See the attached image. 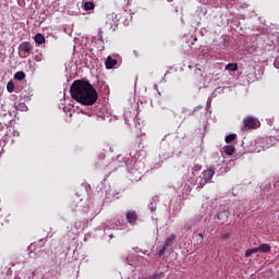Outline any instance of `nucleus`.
I'll return each instance as SVG.
<instances>
[{
	"label": "nucleus",
	"instance_id": "obj_5",
	"mask_svg": "<svg viewBox=\"0 0 279 279\" xmlns=\"http://www.w3.org/2000/svg\"><path fill=\"white\" fill-rule=\"evenodd\" d=\"M126 220H128V223H131V226H134V223L138 221V214H136V211H128Z\"/></svg>",
	"mask_w": 279,
	"mask_h": 279
},
{
	"label": "nucleus",
	"instance_id": "obj_22",
	"mask_svg": "<svg viewBox=\"0 0 279 279\" xmlns=\"http://www.w3.org/2000/svg\"><path fill=\"white\" fill-rule=\"evenodd\" d=\"M197 236H198L197 238V243H199V244L204 243V234L198 233Z\"/></svg>",
	"mask_w": 279,
	"mask_h": 279
},
{
	"label": "nucleus",
	"instance_id": "obj_4",
	"mask_svg": "<svg viewBox=\"0 0 279 279\" xmlns=\"http://www.w3.org/2000/svg\"><path fill=\"white\" fill-rule=\"evenodd\" d=\"M202 175H203V179L198 183L201 187L206 186V184H208V182H210V180H213V177L215 175V170L207 169L202 173ZM199 178H202V177H199Z\"/></svg>",
	"mask_w": 279,
	"mask_h": 279
},
{
	"label": "nucleus",
	"instance_id": "obj_18",
	"mask_svg": "<svg viewBox=\"0 0 279 279\" xmlns=\"http://www.w3.org/2000/svg\"><path fill=\"white\" fill-rule=\"evenodd\" d=\"M192 171L194 172L202 171V166H199V163H195L192 168Z\"/></svg>",
	"mask_w": 279,
	"mask_h": 279
},
{
	"label": "nucleus",
	"instance_id": "obj_14",
	"mask_svg": "<svg viewBox=\"0 0 279 279\" xmlns=\"http://www.w3.org/2000/svg\"><path fill=\"white\" fill-rule=\"evenodd\" d=\"M256 252H258V248H256V247L248 248V250H246V252H245V257H246V258H250V256H252V254H256Z\"/></svg>",
	"mask_w": 279,
	"mask_h": 279
},
{
	"label": "nucleus",
	"instance_id": "obj_3",
	"mask_svg": "<svg viewBox=\"0 0 279 279\" xmlns=\"http://www.w3.org/2000/svg\"><path fill=\"white\" fill-rule=\"evenodd\" d=\"M33 50L34 47L32 46V43L24 41L19 46V56L20 58H27Z\"/></svg>",
	"mask_w": 279,
	"mask_h": 279
},
{
	"label": "nucleus",
	"instance_id": "obj_7",
	"mask_svg": "<svg viewBox=\"0 0 279 279\" xmlns=\"http://www.w3.org/2000/svg\"><path fill=\"white\" fill-rule=\"evenodd\" d=\"M257 252H262L263 254H267L271 252V246L269 244H262L258 247H255Z\"/></svg>",
	"mask_w": 279,
	"mask_h": 279
},
{
	"label": "nucleus",
	"instance_id": "obj_16",
	"mask_svg": "<svg viewBox=\"0 0 279 279\" xmlns=\"http://www.w3.org/2000/svg\"><path fill=\"white\" fill-rule=\"evenodd\" d=\"M84 10H95V3L94 2H85L84 3Z\"/></svg>",
	"mask_w": 279,
	"mask_h": 279
},
{
	"label": "nucleus",
	"instance_id": "obj_20",
	"mask_svg": "<svg viewBox=\"0 0 279 279\" xmlns=\"http://www.w3.org/2000/svg\"><path fill=\"white\" fill-rule=\"evenodd\" d=\"M165 252H167V246H160V248L158 251V256H162V254H165Z\"/></svg>",
	"mask_w": 279,
	"mask_h": 279
},
{
	"label": "nucleus",
	"instance_id": "obj_6",
	"mask_svg": "<svg viewBox=\"0 0 279 279\" xmlns=\"http://www.w3.org/2000/svg\"><path fill=\"white\" fill-rule=\"evenodd\" d=\"M117 59H112V57H108L105 62L106 69H113V66H117Z\"/></svg>",
	"mask_w": 279,
	"mask_h": 279
},
{
	"label": "nucleus",
	"instance_id": "obj_12",
	"mask_svg": "<svg viewBox=\"0 0 279 279\" xmlns=\"http://www.w3.org/2000/svg\"><path fill=\"white\" fill-rule=\"evenodd\" d=\"M175 239V234H172L170 236L167 238L165 245L166 247H171V245H173V240Z\"/></svg>",
	"mask_w": 279,
	"mask_h": 279
},
{
	"label": "nucleus",
	"instance_id": "obj_11",
	"mask_svg": "<svg viewBox=\"0 0 279 279\" xmlns=\"http://www.w3.org/2000/svg\"><path fill=\"white\" fill-rule=\"evenodd\" d=\"M235 150H236V148H234V146H226L225 147V154H227V156H232Z\"/></svg>",
	"mask_w": 279,
	"mask_h": 279
},
{
	"label": "nucleus",
	"instance_id": "obj_13",
	"mask_svg": "<svg viewBox=\"0 0 279 279\" xmlns=\"http://www.w3.org/2000/svg\"><path fill=\"white\" fill-rule=\"evenodd\" d=\"M15 110H19L20 112H25V111H27V105H25V102H20L15 107Z\"/></svg>",
	"mask_w": 279,
	"mask_h": 279
},
{
	"label": "nucleus",
	"instance_id": "obj_19",
	"mask_svg": "<svg viewBox=\"0 0 279 279\" xmlns=\"http://www.w3.org/2000/svg\"><path fill=\"white\" fill-rule=\"evenodd\" d=\"M98 40L100 43H104V31H101V29L98 31Z\"/></svg>",
	"mask_w": 279,
	"mask_h": 279
},
{
	"label": "nucleus",
	"instance_id": "obj_10",
	"mask_svg": "<svg viewBox=\"0 0 279 279\" xmlns=\"http://www.w3.org/2000/svg\"><path fill=\"white\" fill-rule=\"evenodd\" d=\"M14 80H17L19 82H22V80H25V72L19 71L14 74Z\"/></svg>",
	"mask_w": 279,
	"mask_h": 279
},
{
	"label": "nucleus",
	"instance_id": "obj_21",
	"mask_svg": "<svg viewBox=\"0 0 279 279\" xmlns=\"http://www.w3.org/2000/svg\"><path fill=\"white\" fill-rule=\"evenodd\" d=\"M36 62H43V53L39 52L38 54L35 56Z\"/></svg>",
	"mask_w": 279,
	"mask_h": 279
},
{
	"label": "nucleus",
	"instance_id": "obj_24",
	"mask_svg": "<svg viewBox=\"0 0 279 279\" xmlns=\"http://www.w3.org/2000/svg\"><path fill=\"white\" fill-rule=\"evenodd\" d=\"M146 279H156V275H150Z\"/></svg>",
	"mask_w": 279,
	"mask_h": 279
},
{
	"label": "nucleus",
	"instance_id": "obj_1",
	"mask_svg": "<svg viewBox=\"0 0 279 279\" xmlns=\"http://www.w3.org/2000/svg\"><path fill=\"white\" fill-rule=\"evenodd\" d=\"M70 94L72 99L81 106H95L97 99H99L97 89L90 82L84 80L74 81L70 87Z\"/></svg>",
	"mask_w": 279,
	"mask_h": 279
},
{
	"label": "nucleus",
	"instance_id": "obj_9",
	"mask_svg": "<svg viewBox=\"0 0 279 279\" xmlns=\"http://www.w3.org/2000/svg\"><path fill=\"white\" fill-rule=\"evenodd\" d=\"M225 69L226 71H239V64L228 63Z\"/></svg>",
	"mask_w": 279,
	"mask_h": 279
},
{
	"label": "nucleus",
	"instance_id": "obj_23",
	"mask_svg": "<svg viewBox=\"0 0 279 279\" xmlns=\"http://www.w3.org/2000/svg\"><path fill=\"white\" fill-rule=\"evenodd\" d=\"M155 278H156V279H162V278H165V272H156V274H155Z\"/></svg>",
	"mask_w": 279,
	"mask_h": 279
},
{
	"label": "nucleus",
	"instance_id": "obj_2",
	"mask_svg": "<svg viewBox=\"0 0 279 279\" xmlns=\"http://www.w3.org/2000/svg\"><path fill=\"white\" fill-rule=\"evenodd\" d=\"M256 128H260V121L252 117L243 120L242 132H247L248 130H256Z\"/></svg>",
	"mask_w": 279,
	"mask_h": 279
},
{
	"label": "nucleus",
	"instance_id": "obj_17",
	"mask_svg": "<svg viewBox=\"0 0 279 279\" xmlns=\"http://www.w3.org/2000/svg\"><path fill=\"white\" fill-rule=\"evenodd\" d=\"M7 90H8V93H12L14 90V82H12V81L8 82Z\"/></svg>",
	"mask_w": 279,
	"mask_h": 279
},
{
	"label": "nucleus",
	"instance_id": "obj_8",
	"mask_svg": "<svg viewBox=\"0 0 279 279\" xmlns=\"http://www.w3.org/2000/svg\"><path fill=\"white\" fill-rule=\"evenodd\" d=\"M34 40L37 45H43V43H45V36H43V34L38 33L35 35Z\"/></svg>",
	"mask_w": 279,
	"mask_h": 279
},
{
	"label": "nucleus",
	"instance_id": "obj_15",
	"mask_svg": "<svg viewBox=\"0 0 279 279\" xmlns=\"http://www.w3.org/2000/svg\"><path fill=\"white\" fill-rule=\"evenodd\" d=\"M226 143H232L233 141H236V134H229L225 138Z\"/></svg>",
	"mask_w": 279,
	"mask_h": 279
}]
</instances>
